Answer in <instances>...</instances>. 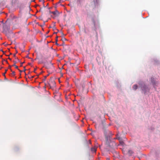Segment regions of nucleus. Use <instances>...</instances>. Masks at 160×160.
Wrapping results in <instances>:
<instances>
[{"mask_svg":"<svg viewBox=\"0 0 160 160\" xmlns=\"http://www.w3.org/2000/svg\"><path fill=\"white\" fill-rule=\"evenodd\" d=\"M94 24L95 25V22H94Z\"/></svg>","mask_w":160,"mask_h":160,"instance_id":"nucleus-11","label":"nucleus"},{"mask_svg":"<svg viewBox=\"0 0 160 160\" xmlns=\"http://www.w3.org/2000/svg\"><path fill=\"white\" fill-rule=\"evenodd\" d=\"M15 72H14V71L12 72V74L13 75H14L15 74Z\"/></svg>","mask_w":160,"mask_h":160,"instance_id":"nucleus-8","label":"nucleus"},{"mask_svg":"<svg viewBox=\"0 0 160 160\" xmlns=\"http://www.w3.org/2000/svg\"><path fill=\"white\" fill-rule=\"evenodd\" d=\"M57 13H58L57 11H54L52 12V13L54 15H56Z\"/></svg>","mask_w":160,"mask_h":160,"instance_id":"nucleus-4","label":"nucleus"},{"mask_svg":"<svg viewBox=\"0 0 160 160\" xmlns=\"http://www.w3.org/2000/svg\"><path fill=\"white\" fill-rule=\"evenodd\" d=\"M151 82L154 85L155 88H156L155 86L157 85V82H155V79L153 78H151Z\"/></svg>","mask_w":160,"mask_h":160,"instance_id":"nucleus-2","label":"nucleus"},{"mask_svg":"<svg viewBox=\"0 0 160 160\" xmlns=\"http://www.w3.org/2000/svg\"><path fill=\"white\" fill-rule=\"evenodd\" d=\"M119 142H120V144L121 145H123L124 144V142H123V141H120Z\"/></svg>","mask_w":160,"mask_h":160,"instance_id":"nucleus-6","label":"nucleus"},{"mask_svg":"<svg viewBox=\"0 0 160 160\" xmlns=\"http://www.w3.org/2000/svg\"><path fill=\"white\" fill-rule=\"evenodd\" d=\"M91 150L94 152H95L97 150V148L96 147L92 148L91 149Z\"/></svg>","mask_w":160,"mask_h":160,"instance_id":"nucleus-3","label":"nucleus"},{"mask_svg":"<svg viewBox=\"0 0 160 160\" xmlns=\"http://www.w3.org/2000/svg\"><path fill=\"white\" fill-rule=\"evenodd\" d=\"M96 1V2H97V0H95Z\"/></svg>","mask_w":160,"mask_h":160,"instance_id":"nucleus-12","label":"nucleus"},{"mask_svg":"<svg viewBox=\"0 0 160 160\" xmlns=\"http://www.w3.org/2000/svg\"><path fill=\"white\" fill-rule=\"evenodd\" d=\"M132 151H130H130H129V153L130 154H131V153H132Z\"/></svg>","mask_w":160,"mask_h":160,"instance_id":"nucleus-7","label":"nucleus"},{"mask_svg":"<svg viewBox=\"0 0 160 160\" xmlns=\"http://www.w3.org/2000/svg\"><path fill=\"white\" fill-rule=\"evenodd\" d=\"M15 68H18V67L17 66H15Z\"/></svg>","mask_w":160,"mask_h":160,"instance_id":"nucleus-10","label":"nucleus"},{"mask_svg":"<svg viewBox=\"0 0 160 160\" xmlns=\"http://www.w3.org/2000/svg\"><path fill=\"white\" fill-rule=\"evenodd\" d=\"M116 138L119 140L120 139V138L119 137L118 134H117L116 136Z\"/></svg>","mask_w":160,"mask_h":160,"instance_id":"nucleus-5","label":"nucleus"},{"mask_svg":"<svg viewBox=\"0 0 160 160\" xmlns=\"http://www.w3.org/2000/svg\"><path fill=\"white\" fill-rule=\"evenodd\" d=\"M138 87H140L142 90V92L144 94L148 93L149 92V89L142 82H140L139 84V86H138L136 85H135L133 87V89L136 90Z\"/></svg>","mask_w":160,"mask_h":160,"instance_id":"nucleus-1","label":"nucleus"},{"mask_svg":"<svg viewBox=\"0 0 160 160\" xmlns=\"http://www.w3.org/2000/svg\"><path fill=\"white\" fill-rule=\"evenodd\" d=\"M6 72H7V70H6V72H5V73H4L3 74V75H4V76H5V73H6Z\"/></svg>","mask_w":160,"mask_h":160,"instance_id":"nucleus-9","label":"nucleus"}]
</instances>
